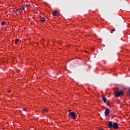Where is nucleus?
Returning a JSON list of instances; mask_svg holds the SVG:
<instances>
[{
  "instance_id": "1",
  "label": "nucleus",
  "mask_w": 130,
  "mask_h": 130,
  "mask_svg": "<svg viewBox=\"0 0 130 130\" xmlns=\"http://www.w3.org/2000/svg\"><path fill=\"white\" fill-rule=\"evenodd\" d=\"M123 95V91H117L115 94V97H116L117 98H118V97H120V96H122Z\"/></svg>"
},
{
  "instance_id": "2",
  "label": "nucleus",
  "mask_w": 130,
  "mask_h": 130,
  "mask_svg": "<svg viewBox=\"0 0 130 130\" xmlns=\"http://www.w3.org/2000/svg\"><path fill=\"white\" fill-rule=\"evenodd\" d=\"M70 115L73 117V119H76L77 118V114L74 112H71L69 113Z\"/></svg>"
},
{
  "instance_id": "3",
  "label": "nucleus",
  "mask_w": 130,
  "mask_h": 130,
  "mask_svg": "<svg viewBox=\"0 0 130 130\" xmlns=\"http://www.w3.org/2000/svg\"><path fill=\"white\" fill-rule=\"evenodd\" d=\"M109 113H110V110H109L108 108H106L105 112L106 116H108L109 115Z\"/></svg>"
},
{
  "instance_id": "4",
  "label": "nucleus",
  "mask_w": 130,
  "mask_h": 130,
  "mask_svg": "<svg viewBox=\"0 0 130 130\" xmlns=\"http://www.w3.org/2000/svg\"><path fill=\"white\" fill-rule=\"evenodd\" d=\"M113 127L115 128V129H117L118 128V124L116 122H114L113 124Z\"/></svg>"
},
{
  "instance_id": "5",
  "label": "nucleus",
  "mask_w": 130,
  "mask_h": 130,
  "mask_svg": "<svg viewBox=\"0 0 130 130\" xmlns=\"http://www.w3.org/2000/svg\"><path fill=\"white\" fill-rule=\"evenodd\" d=\"M108 127L109 128H112L113 127V123L111 121H110L108 123Z\"/></svg>"
},
{
  "instance_id": "6",
  "label": "nucleus",
  "mask_w": 130,
  "mask_h": 130,
  "mask_svg": "<svg viewBox=\"0 0 130 130\" xmlns=\"http://www.w3.org/2000/svg\"><path fill=\"white\" fill-rule=\"evenodd\" d=\"M53 16H58V12L54 11L52 14Z\"/></svg>"
},
{
  "instance_id": "7",
  "label": "nucleus",
  "mask_w": 130,
  "mask_h": 130,
  "mask_svg": "<svg viewBox=\"0 0 130 130\" xmlns=\"http://www.w3.org/2000/svg\"><path fill=\"white\" fill-rule=\"evenodd\" d=\"M103 100L104 103H106V101H107V99H106V98L104 97V95H103Z\"/></svg>"
},
{
  "instance_id": "8",
  "label": "nucleus",
  "mask_w": 130,
  "mask_h": 130,
  "mask_svg": "<svg viewBox=\"0 0 130 130\" xmlns=\"http://www.w3.org/2000/svg\"><path fill=\"white\" fill-rule=\"evenodd\" d=\"M40 21L41 22H45V19H44L43 17H41Z\"/></svg>"
},
{
  "instance_id": "9",
  "label": "nucleus",
  "mask_w": 130,
  "mask_h": 130,
  "mask_svg": "<svg viewBox=\"0 0 130 130\" xmlns=\"http://www.w3.org/2000/svg\"><path fill=\"white\" fill-rule=\"evenodd\" d=\"M43 111H44V112H47V111H48V110H47V109H44L43 110Z\"/></svg>"
},
{
  "instance_id": "10",
  "label": "nucleus",
  "mask_w": 130,
  "mask_h": 130,
  "mask_svg": "<svg viewBox=\"0 0 130 130\" xmlns=\"http://www.w3.org/2000/svg\"><path fill=\"white\" fill-rule=\"evenodd\" d=\"M1 24H2V25H6V22H5V21H2Z\"/></svg>"
},
{
  "instance_id": "11",
  "label": "nucleus",
  "mask_w": 130,
  "mask_h": 130,
  "mask_svg": "<svg viewBox=\"0 0 130 130\" xmlns=\"http://www.w3.org/2000/svg\"><path fill=\"white\" fill-rule=\"evenodd\" d=\"M18 42H19V39H17L15 40V44H17Z\"/></svg>"
},
{
  "instance_id": "12",
  "label": "nucleus",
  "mask_w": 130,
  "mask_h": 130,
  "mask_svg": "<svg viewBox=\"0 0 130 130\" xmlns=\"http://www.w3.org/2000/svg\"><path fill=\"white\" fill-rule=\"evenodd\" d=\"M111 33H113V32H114V29H111Z\"/></svg>"
},
{
  "instance_id": "13",
  "label": "nucleus",
  "mask_w": 130,
  "mask_h": 130,
  "mask_svg": "<svg viewBox=\"0 0 130 130\" xmlns=\"http://www.w3.org/2000/svg\"><path fill=\"white\" fill-rule=\"evenodd\" d=\"M107 105H108V106H110V104H109V101L108 102V103H107Z\"/></svg>"
},
{
  "instance_id": "14",
  "label": "nucleus",
  "mask_w": 130,
  "mask_h": 130,
  "mask_svg": "<svg viewBox=\"0 0 130 130\" xmlns=\"http://www.w3.org/2000/svg\"><path fill=\"white\" fill-rule=\"evenodd\" d=\"M18 9H16V10H15V11H13V12H15V13H18Z\"/></svg>"
},
{
  "instance_id": "15",
  "label": "nucleus",
  "mask_w": 130,
  "mask_h": 130,
  "mask_svg": "<svg viewBox=\"0 0 130 130\" xmlns=\"http://www.w3.org/2000/svg\"><path fill=\"white\" fill-rule=\"evenodd\" d=\"M128 95L130 96V88L129 89V92H128Z\"/></svg>"
},
{
  "instance_id": "16",
  "label": "nucleus",
  "mask_w": 130,
  "mask_h": 130,
  "mask_svg": "<svg viewBox=\"0 0 130 130\" xmlns=\"http://www.w3.org/2000/svg\"><path fill=\"white\" fill-rule=\"evenodd\" d=\"M23 111H27V109H23Z\"/></svg>"
},
{
  "instance_id": "17",
  "label": "nucleus",
  "mask_w": 130,
  "mask_h": 130,
  "mask_svg": "<svg viewBox=\"0 0 130 130\" xmlns=\"http://www.w3.org/2000/svg\"><path fill=\"white\" fill-rule=\"evenodd\" d=\"M117 91H118V88H116Z\"/></svg>"
},
{
  "instance_id": "18",
  "label": "nucleus",
  "mask_w": 130,
  "mask_h": 130,
  "mask_svg": "<svg viewBox=\"0 0 130 130\" xmlns=\"http://www.w3.org/2000/svg\"><path fill=\"white\" fill-rule=\"evenodd\" d=\"M8 92H9V93H11V91L10 90H8Z\"/></svg>"
},
{
  "instance_id": "19",
  "label": "nucleus",
  "mask_w": 130,
  "mask_h": 130,
  "mask_svg": "<svg viewBox=\"0 0 130 130\" xmlns=\"http://www.w3.org/2000/svg\"><path fill=\"white\" fill-rule=\"evenodd\" d=\"M23 11H25V8H22Z\"/></svg>"
},
{
  "instance_id": "20",
  "label": "nucleus",
  "mask_w": 130,
  "mask_h": 130,
  "mask_svg": "<svg viewBox=\"0 0 130 130\" xmlns=\"http://www.w3.org/2000/svg\"><path fill=\"white\" fill-rule=\"evenodd\" d=\"M99 130H103V129H102V128H101V129H100Z\"/></svg>"
},
{
  "instance_id": "21",
  "label": "nucleus",
  "mask_w": 130,
  "mask_h": 130,
  "mask_svg": "<svg viewBox=\"0 0 130 130\" xmlns=\"http://www.w3.org/2000/svg\"><path fill=\"white\" fill-rule=\"evenodd\" d=\"M20 112H22V111H20Z\"/></svg>"
}]
</instances>
